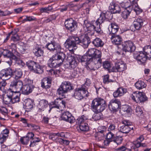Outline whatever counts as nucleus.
Here are the masks:
<instances>
[{
    "label": "nucleus",
    "mask_w": 151,
    "mask_h": 151,
    "mask_svg": "<svg viewBox=\"0 0 151 151\" xmlns=\"http://www.w3.org/2000/svg\"><path fill=\"white\" fill-rule=\"evenodd\" d=\"M147 56L150 60H151V46L148 45L144 47L142 51Z\"/></svg>",
    "instance_id": "38"
},
{
    "label": "nucleus",
    "mask_w": 151,
    "mask_h": 151,
    "mask_svg": "<svg viewBox=\"0 0 151 151\" xmlns=\"http://www.w3.org/2000/svg\"><path fill=\"white\" fill-rule=\"evenodd\" d=\"M18 31V30L17 29V30H15L14 31H12L13 32L11 34H12L13 36L11 38L12 40L14 41H17L19 40V36L17 33Z\"/></svg>",
    "instance_id": "47"
},
{
    "label": "nucleus",
    "mask_w": 151,
    "mask_h": 151,
    "mask_svg": "<svg viewBox=\"0 0 151 151\" xmlns=\"http://www.w3.org/2000/svg\"><path fill=\"white\" fill-rule=\"evenodd\" d=\"M24 102V105L25 108L28 111H30L33 107V102L30 99H28L25 100Z\"/></svg>",
    "instance_id": "36"
},
{
    "label": "nucleus",
    "mask_w": 151,
    "mask_h": 151,
    "mask_svg": "<svg viewBox=\"0 0 151 151\" xmlns=\"http://www.w3.org/2000/svg\"><path fill=\"white\" fill-rule=\"evenodd\" d=\"M74 70L72 72L71 76L73 78L76 77L78 76L79 73V69L77 68L73 69Z\"/></svg>",
    "instance_id": "60"
},
{
    "label": "nucleus",
    "mask_w": 151,
    "mask_h": 151,
    "mask_svg": "<svg viewBox=\"0 0 151 151\" xmlns=\"http://www.w3.org/2000/svg\"><path fill=\"white\" fill-rule=\"evenodd\" d=\"M109 9L111 12L113 14L119 13L121 11L120 6L113 3H111L110 4Z\"/></svg>",
    "instance_id": "23"
},
{
    "label": "nucleus",
    "mask_w": 151,
    "mask_h": 151,
    "mask_svg": "<svg viewBox=\"0 0 151 151\" xmlns=\"http://www.w3.org/2000/svg\"><path fill=\"white\" fill-rule=\"evenodd\" d=\"M51 81L50 79L47 78H44L41 82V87L43 88H48L50 87Z\"/></svg>",
    "instance_id": "29"
},
{
    "label": "nucleus",
    "mask_w": 151,
    "mask_h": 151,
    "mask_svg": "<svg viewBox=\"0 0 151 151\" xmlns=\"http://www.w3.org/2000/svg\"><path fill=\"white\" fill-rule=\"evenodd\" d=\"M117 135V133H114L112 132H109L107 135L106 138L111 140L114 139Z\"/></svg>",
    "instance_id": "54"
},
{
    "label": "nucleus",
    "mask_w": 151,
    "mask_h": 151,
    "mask_svg": "<svg viewBox=\"0 0 151 151\" xmlns=\"http://www.w3.org/2000/svg\"><path fill=\"white\" fill-rule=\"evenodd\" d=\"M90 42L91 41L89 37L86 36L84 37L82 40H80L79 44H80L83 47L85 48L88 47Z\"/></svg>",
    "instance_id": "37"
},
{
    "label": "nucleus",
    "mask_w": 151,
    "mask_h": 151,
    "mask_svg": "<svg viewBox=\"0 0 151 151\" xmlns=\"http://www.w3.org/2000/svg\"><path fill=\"white\" fill-rule=\"evenodd\" d=\"M8 135H4L3 134H0V142L1 143H3L6 139Z\"/></svg>",
    "instance_id": "63"
},
{
    "label": "nucleus",
    "mask_w": 151,
    "mask_h": 151,
    "mask_svg": "<svg viewBox=\"0 0 151 151\" xmlns=\"http://www.w3.org/2000/svg\"><path fill=\"white\" fill-rule=\"evenodd\" d=\"M33 52L37 57H40L43 55V51L39 45H36L33 50Z\"/></svg>",
    "instance_id": "30"
},
{
    "label": "nucleus",
    "mask_w": 151,
    "mask_h": 151,
    "mask_svg": "<svg viewBox=\"0 0 151 151\" xmlns=\"http://www.w3.org/2000/svg\"><path fill=\"white\" fill-rule=\"evenodd\" d=\"M65 24L66 28L71 32L75 31L77 27L76 22L72 18L66 20Z\"/></svg>",
    "instance_id": "12"
},
{
    "label": "nucleus",
    "mask_w": 151,
    "mask_h": 151,
    "mask_svg": "<svg viewBox=\"0 0 151 151\" xmlns=\"http://www.w3.org/2000/svg\"><path fill=\"white\" fill-rule=\"evenodd\" d=\"M139 147H140V142L136 140L133 142L131 148L135 151H138V148Z\"/></svg>",
    "instance_id": "46"
},
{
    "label": "nucleus",
    "mask_w": 151,
    "mask_h": 151,
    "mask_svg": "<svg viewBox=\"0 0 151 151\" xmlns=\"http://www.w3.org/2000/svg\"><path fill=\"white\" fill-rule=\"evenodd\" d=\"M116 137L115 139H114L113 141L115 143L118 145L121 144L122 141V137Z\"/></svg>",
    "instance_id": "56"
},
{
    "label": "nucleus",
    "mask_w": 151,
    "mask_h": 151,
    "mask_svg": "<svg viewBox=\"0 0 151 151\" xmlns=\"http://www.w3.org/2000/svg\"><path fill=\"white\" fill-rule=\"evenodd\" d=\"M134 58L137 61L142 64L145 63L146 60L148 59L147 56L143 51L135 52L133 54Z\"/></svg>",
    "instance_id": "13"
},
{
    "label": "nucleus",
    "mask_w": 151,
    "mask_h": 151,
    "mask_svg": "<svg viewBox=\"0 0 151 151\" xmlns=\"http://www.w3.org/2000/svg\"><path fill=\"white\" fill-rule=\"evenodd\" d=\"M80 42V40L78 37L73 36L67 40L65 45L66 47L70 51H73L77 49V45Z\"/></svg>",
    "instance_id": "6"
},
{
    "label": "nucleus",
    "mask_w": 151,
    "mask_h": 151,
    "mask_svg": "<svg viewBox=\"0 0 151 151\" xmlns=\"http://www.w3.org/2000/svg\"><path fill=\"white\" fill-rule=\"evenodd\" d=\"M86 54L88 58H101V52L93 48L89 49L87 51Z\"/></svg>",
    "instance_id": "15"
},
{
    "label": "nucleus",
    "mask_w": 151,
    "mask_h": 151,
    "mask_svg": "<svg viewBox=\"0 0 151 151\" xmlns=\"http://www.w3.org/2000/svg\"><path fill=\"white\" fill-rule=\"evenodd\" d=\"M0 51L1 55L3 54L4 57L11 58L12 55V53L7 49H1Z\"/></svg>",
    "instance_id": "44"
},
{
    "label": "nucleus",
    "mask_w": 151,
    "mask_h": 151,
    "mask_svg": "<svg viewBox=\"0 0 151 151\" xmlns=\"http://www.w3.org/2000/svg\"><path fill=\"white\" fill-rule=\"evenodd\" d=\"M86 85V83L81 87L75 89L73 96L79 100L83 99L85 97H88L89 96L88 92L87 91L88 87Z\"/></svg>",
    "instance_id": "5"
},
{
    "label": "nucleus",
    "mask_w": 151,
    "mask_h": 151,
    "mask_svg": "<svg viewBox=\"0 0 151 151\" xmlns=\"http://www.w3.org/2000/svg\"><path fill=\"white\" fill-rule=\"evenodd\" d=\"M131 7L137 14H139L142 12V10L139 8L137 1L133 0L131 2Z\"/></svg>",
    "instance_id": "27"
},
{
    "label": "nucleus",
    "mask_w": 151,
    "mask_h": 151,
    "mask_svg": "<svg viewBox=\"0 0 151 151\" xmlns=\"http://www.w3.org/2000/svg\"><path fill=\"white\" fill-rule=\"evenodd\" d=\"M77 63V60L74 58L71 57L70 60L67 64L66 68L70 70L75 69L76 68Z\"/></svg>",
    "instance_id": "22"
},
{
    "label": "nucleus",
    "mask_w": 151,
    "mask_h": 151,
    "mask_svg": "<svg viewBox=\"0 0 151 151\" xmlns=\"http://www.w3.org/2000/svg\"><path fill=\"white\" fill-rule=\"evenodd\" d=\"M126 89L122 88H119L116 91L114 92L113 95L115 98L122 96L126 93Z\"/></svg>",
    "instance_id": "31"
},
{
    "label": "nucleus",
    "mask_w": 151,
    "mask_h": 151,
    "mask_svg": "<svg viewBox=\"0 0 151 151\" xmlns=\"http://www.w3.org/2000/svg\"><path fill=\"white\" fill-rule=\"evenodd\" d=\"M132 100L137 103L143 102L147 100V97L144 93L139 91H135L131 95Z\"/></svg>",
    "instance_id": "8"
},
{
    "label": "nucleus",
    "mask_w": 151,
    "mask_h": 151,
    "mask_svg": "<svg viewBox=\"0 0 151 151\" xmlns=\"http://www.w3.org/2000/svg\"><path fill=\"white\" fill-rule=\"evenodd\" d=\"M33 71L37 74H41L43 72V68L37 63L36 67L35 68Z\"/></svg>",
    "instance_id": "49"
},
{
    "label": "nucleus",
    "mask_w": 151,
    "mask_h": 151,
    "mask_svg": "<svg viewBox=\"0 0 151 151\" xmlns=\"http://www.w3.org/2000/svg\"><path fill=\"white\" fill-rule=\"evenodd\" d=\"M22 81L19 80H14L10 84V88L12 91L14 92L19 93L21 90L23 86Z\"/></svg>",
    "instance_id": "9"
},
{
    "label": "nucleus",
    "mask_w": 151,
    "mask_h": 151,
    "mask_svg": "<svg viewBox=\"0 0 151 151\" xmlns=\"http://www.w3.org/2000/svg\"><path fill=\"white\" fill-rule=\"evenodd\" d=\"M51 104L53 106L50 107L49 111L52 108H54L62 110L65 109V102L59 99H57L54 102H51Z\"/></svg>",
    "instance_id": "16"
},
{
    "label": "nucleus",
    "mask_w": 151,
    "mask_h": 151,
    "mask_svg": "<svg viewBox=\"0 0 151 151\" xmlns=\"http://www.w3.org/2000/svg\"><path fill=\"white\" fill-rule=\"evenodd\" d=\"M143 20L140 19H137L133 22V24L135 28L137 30H139L141 28L143 25Z\"/></svg>",
    "instance_id": "32"
},
{
    "label": "nucleus",
    "mask_w": 151,
    "mask_h": 151,
    "mask_svg": "<svg viewBox=\"0 0 151 151\" xmlns=\"http://www.w3.org/2000/svg\"><path fill=\"white\" fill-rule=\"evenodd\" d=\"M122 124L124 125L120 127L119 131L123 133H128L131 130L133 129V127L132 125L131 122L127 120H124L122 121Z\"/></svg>",
    "instance_id": "10"
},
{
    "label": "nucleus",
    "mask_w": 151,
    "mask_h": 151,
    "mask_svg": "<svg viewBox=\"0 0 151 151\" xmlns=\"http://www.w3.org/2000/svg\"><path fill=\"white\" fill-rule=\"evenodd\" d=\"M111 39L112 43L115 45H120L122 42V38L119 35H112Z\"/></svg>",
    "instance_id": "25"
},
{
    "label": "nucleus",
    "mask_w": 151,
    "mask_h": 151,
    "mask_svg": "<svg viewBox=\"0 0 151 151\" xmlns=\"http://www.w3.org/2000/svg\"><path fill=\"white\" fill-rule=\"evenodd\" d=\"M48 105V102L45 100H41L38 105V107L39 110L44 111Z\"/></svg>",
    "instance_id": "34"
},
{
    "label": "nucleus",
    "mask_w": 151,
    "mask_h": 151,
    "mask_svg": "<svg viewBox=\"0 0 151 151\" xmlns=\"http://www.w3.org/2000/svg\"><path fill=\"white\" fill-rule=\"evenodd\" d=\"M136 88L139 90L145 88L146 86V84L142 81H138L135 84Z\"/></svg>",
    "instance_id": "42"
},
{
    "label": "nucleus",
    "mask_w": 151,
    "mask_h": 151,
    "mask_svg": "<svg viewBox=\"0 0 151 151\" xmlns=\"http://www.w3.org/2000/svg\"><path fill=\"white\" fill-rule=\"evenodd\" d=\"M93 44L96 47H101L104 45V42L99 38H97L92 42Z\"/></svg>",
    "instance_id": "43"
},
{
    "label": "nucleus",
    "mask_w": 151,
    "mask_h": 151,
    "mask_svg": "<svg viewBox=\"0 0 151 151\" xmlns=\"http://www.w3.org/2000/svg\"><path fill=\"white\" fill-rule=\"evenodd\" d=\"M108 130L109 131L112 132L114 133H117V130L115 125L114 124H111L109 125Z\"/></svg>",
    "instance_id": "53"
},
{
    "label": "nucleus",
    "mask_w": 151,
    "mask_h": 151,
    "mask_svg": "<svg viewBox=\"0 0 151 151\" xmlns=\"http://www.w3.org/2000/svg\"><path fill=\"white\" fill-rule=\"evenodd\" d=\"M106 129V128L105 126H99L98 128V132L99 134H104Z\"/></svg>",
    "instance_id": "55"
},
{
    "label": "nucleus",
    "mask_w": 151,
    "mask_h": 151,
    "mask_svg": "<svg viewBox=\"0 0 151 151\" xmlns=\"http://www.w3.org/2000/svg\"><path fill=\"white\" fill-rule=\"evenodd\" d=\"M121 102L119 100L116 99H113L109 102L108 107L111 111L116 112L118 110Z\"/></svg>",
    "instance_id": "14"
},
{
    "label": "nucleus",
    "mask_w": 151,
    "mask_h": 151,
    "mask_svg": "<svg viewBox=\"0 0 151 151\" xmlns=\"http://www.w3.org/2000/svg\"><path fill=\"white\" fill-rule=\"evenodd\" d=\"M106 106L105 101L100 98L94 99L91 104V109L95 113L103 111L105 109Z\"/></svg>",
    "instance_id": "3"
},
{
    "label": "nucleus",
    "mask_w": 151,
    "mask_h": 151,
    "mask_svg": "<svg viewBox=\"0 0 151 151\" xmlns=\"http://www.w3.org/2000/svg\"><path fill=\"white\" fill-rule=\"evenodd\" d=\"M135 110L136 115L139 116H141L143 113L141 108L139 106H137Z\"/></svg>",
    "instance_id": "61"
},
{
    "label": "nucleus",
    "mask_w": 151,
    "mask_h": 151,
    "mask_svg": "<svg viewBox=\"0 0 151 151\" xmlns=\"http://www.w3.org/2000/svg\"><path fill=\"white\" fill-rule=\"evenodd\" d=\"M29 139H30L26 136L21 138L20 141L22 144L27 145L29 142Z\"/></svg>",
    "instance_id": "58"
},
{
    "label": "nucleus",
    "mask_w": 151,
    "mask_h": 151,
    "mask_svg": "<svg viewBox=\"0 0 151 151\" xmlns=\"http://www.w3.org/2000/svg\"><path fill=\"white\" fill-rule=\"evenodd\" d=\"M67 92L60 86V87L57 89V94L60 97H64L65 94Z\"/></svg>",
    "instance_id": "48"
},
{
    "label": "nucleus",
    "mask_w": 151,
    "mask_h": 151,
    "mask_svg": "<svg viewBox=\"0 0 151 151\" xmlns=\"http://www.w3.org/2000/svg\"><path fill=\"white\" fill-rule=\"evenodd\" d=\"M60 86L67 92L70 90L73 89L70 82L64 81L62 83Z\"/></svg>",
    "instance_id": "35"
},
{
    "label": "nucleus",
    "mask_w": 151,
    "mask_h": 151,
    "mask_svg": "<svg viewBox=\"0 0 151 151\" xmlns=\"http://www.w3.org/2000/svg\"><path fill=\"white\" fill-rule=\"evenodd\" d=\"M37 63L33 61H29L27 62L26 65L29 69L33 71Z\"/></svg>",
    "instance_id": "41"
},
{
    "label": "nucleus",
    "mask_w": 151,
    "mask_h": 151,
    "mask_svg": "<svg viewBox=\"0 0 151 151\" xmlns=\"http://www.w3.org/2000/svg\"><path fill=\"white\" fill-rule=\"evenodd\" d=\"M34 86L31 84H26L22 86L21 91L22 93L25 95H28L32 91Z\"/></svg>",
    "instance_id": "21"
},
{
    "label": "nucleus",
    "mask_w": 151,
    "mask_h": 151,
    "mask_svg": "<svg viewBox=\"0 0 151 151\" xmlns=\"http://www.w3.org/2000/svg\"><path fill=\"white\" fill-rule=\"evenodd\" d=\"M12 73V70L11 69L2 70L0 72V78L4 81L8 80L11 78Z\"/></svg>",
    "instance_id": "18"
},
{
    "label": "nucleus",
    "mask_w": 151,
    "mask_h": 151,
    "mask_svg": "<svg viewBox=\"0 0 151 151\" xmlns=\"http://www.w3.org/2000/svg\"><path fill=\"white\" fill-rule=\"evenodd\" d=\"M93 116V119L95 121L99 120L103 118V115L102 113L99 112L96 113Z\"/></svg>",
    "instance_id": "52"
},
{
    "label": "nucleus",
    "mask_w": 151,
    "mask_h": 151,
    "mask_svg": "<svg viewBox=\"0 0 151 151\" xmlns=\"http://www.w3.org/2000/svg\"><path fill=\"white\" fill-rule=\"evenodd\" d=\"M61 118L63 120L70 123H73L75 122L74 117L68 111H65L63 113L61 116Z\"/></svg>",
    "instance_id": "19"
},
{
    "label": "nucleus",
    "mask_w": 151,
    "mask_h": 151,
    "mask_svg": "<svg viewBox=\"0 0 151 151\" xmlns=\"http://www.w3.org/2000/svg\"><path fill=\"white\" fill-rule=\"evenodd\" d=\"M22 72L21 69H16L13 74L15 79L14 80H19L22 77Z\"/></svg>",
    "instance_id": "40"
},
{
    "label": "nucleus",
    "mask_w": 151,
    "mask_h": 151,
    "mask_svg": "<svg viewBox=\"0 0 151 151\" xmlns=\"http://www.w3.org/2000/svg\"><path fill=\"white\" fill-rule=\"evenodd\" d=\"M64 133L63 132H57L56 133H51L49 135V138L53 140H58L59 137H65Z\"/></svg>",
    "instance_id": "26"
},
{
    "label": "nucleus",
    "mask_w": 151,
    "mask_h": 151,
    "mask_svg": "<svg viewBox=\"0 0 151 151\" xmlns=\"http://www.w3.org/2000/svg\"><path fill=\"white\" fill-rule=\"evenodd\" d=\"M131 2L129 0L126 2H123L121 3V6L123 8H125L126 9L131 7Z\"/></svg>",
    "instance_id": "51"
},
{
    "label": "nucleus",
    "mask_w": 151,
    "mask_h": 151,
    "mask_svg": "<svg viewBox=\"0 0 151 151\" xmlns=\"http://www.w3.org/2000/svg\"><path fill=\"white\" fill-rule=\"evenodd\" d=\"M65 58V54L62 52L53 55L49 60L50 66L52 68L59 67L62 64Z\"/></svg>",
    "instance_id": "4"
},
{
    "label": "nucleus",
    "mask_w": 151,
    "mask_h": 151,
    "mask_svg": "<svg viewBox=\"0 0 151 151\" xmlns=\"http://www.w3.org/2000/svg\"><path fill=\"white\" fill-rule=\"evenodd\" d=\"M109 14L111 15V13L108 11L106 12L105 13H102L100 15V17L97 20V21L101 24L104 22V21L106 19L108 18L109 17L108 15Z\"/></svg>",
    "instance_id": "33"
},
{
    "label": "nucleus",
    "mask_w": 151,
    "mask_h": 151,
    "mask_svg": "<svg viewBox=\"0 0 151 151\" xmlns=\"http://www.w3.org/2000/svg\"><path fill=\"white\" fill-rule=\"evenodd\" d=\"M81 60L82 63L86 62L87 68L92 70L94 71L101 66L102 60L101 58H92L84 55L81 57Z\"/></svg>",
    "instance_id": "1"
},
{
    "label": "nucleus",
    "mask_w": 151,
    "mask_h": 151,
    "mask_svg": "<svg viewBox=\"0 0 151 151\" xmlns=\"http://www.w3.org/2000/svg\"><path fill=\"white\" fill-rule=\"evenodd\" d=\"M12 91L11 89L7 90L6 94L3 96V101L5 104H8L11 103L12 97L13 95Z\"/></svg>",
    "instance_id": "20"
},
{
    "label": "nucleus",
    "mask_w": 151,
    "mask_h": 151,
    "mask_svg": "<svg viewBox=\"0 0 151 151\" xmlns=\"http://www.w3.org/2000/svg\"><path fill=\"white\" fill-rule=\"evenodd\" d=\"M13 95H12L11 103L14 104L19 102L20 101L19 96L20 95L19 93L14 92L12 91Z\"/></svg>",
    "instance_id": "39"
},
{
    "label": "nucleus",
    "mask_w": 151,
    "mask_h": 151,
    "mask_svg": "<svg viewBox=\"0 0 151 151\" xmlns=\"http://www.w3.org/2000/svg\"><path fill=\"white\" fill-rule=\"evenodd\" d=\"M58 142L60 144H63L64 145H67L69 143V141L67 140H64L62 138L58 139Z\"/></svg>",
    "instance_id": "59"
},
{
    "label": "nucleus",
    "mask_w": 151,
    "mask_h": 151,
    "mask_svg": "<svg viewBox=\"0 0 151 151\" xmlns=\"http://www.w3.org/2000/svg\"><path fill=\"white\" fill-rule=\"evenodd\" d=\"M115 68L117 71L121 72L126 69V65L122 62H118L116 63Z\"/></svg>",
    "instance_id": "28"
},
{
    "label": "nucleus",
    "mask_w": 151,
    "mask_h": 151,
    "mask_svg": "<svg viewBox=\"0 0 151 151\" xmlns=\"http://www.w3.org/2000/svg\"><path fill=\"white\" fill-rule=\"evenodd\" d=\"M46 47L49 50L55 52L56 53H61V48L60 45L55 42L48 43L46 45Z\"/></svg>",
    "instance_id": "11"
},
{
    "label": "nucleus",
    "mask_w": 151,
    "mask_h": 151,
    "mask_svg": "<svg viewBox=\"0 0 151 151\" xmlns=\"http://www.w3.org/2000/svg\"><path fill=\"white\" fill-rule=\"evenodd\" d=\"M100 24H101L97 21L92 24L88 20H86L84 22L83 27L84 30L87 32V34L88 35H89L88 34L90 32H91V35H92L93 34L94 32L95 31L98 33L100 32L101 30Z\"/></svg>",
    "instance_id": "2"
},
{
    "label": "nucleus",
    "mask_w": 151,
    "mask_h": 151,
    "mask_svg": "<svg viewBox=\"0 0 151 151\" xmlns=\"http://www.w3.org/2000/svg\"><path fill=\"white\" fill-rule=\"evenodd\" d=\"M119 28V26L116 23H111L109 25L108 28L110 34H111L112 35L115 34L117 32Z\"/></svg>",
    "instance_id": "24"
},
{
    "label": "nucleus",
    "mask_w": 151,
    "mask_h": 151,
    "mask_svg": "<svg viewBox=\"0 0 151 151\" xmlns=\"http://www.w3.org/2000/svg\"><path fill=\"white\" fill-rule=\"evenodd\" d=\"M101 135H100V134H99L97 133L95 135V137L96 139L98 141H100L103 139V136L104 134H101Z\"/></svg>",
    "instance_id": "62"
},
{
    "label": "nucleus",
    "mask_w": 151,
    "mask_h": 151,
    "mask_svg": "<svg viewBox=\"0 0 151 151\" xmlns=\"http://www.w3.org/2000/svg\"><path fill=\"white\" fill-rule=\"evenodd\" d=\"M17 64L19 65L21 67H22L25 65V63L23 61L19 58L16 62Z\"/></svg>",
    "instance_id": "64"
},
{
    "label": "nucleus",
    "mask_w": 151,
    "mask_h": 151,
    "mask_svg": "<svg viewBox=\"0 0 151 151\" xmlns=\"http://www.w3.org/2000/svg\"><path fill=\"white\" fill-rule=\"evenodd\" d=\"M87 118L84 115H83L78 118L76 121V123L78 125L77 128L78 130L83 132L88 131L89 129V127L87 123L85 122Z\"/></svg>",
    "instance_id": "7"
},
{
    "label": "nucleus",
    "mask_w": 151,
    "mask_h": 151,
    "mask_svg": "<svg viewBox=\"0 0 151 151\" xmlns=\"http://www.w3.org/2000/svg\"><path fill=\"white\" fill-rule=\"evenodd\" d=\"M123 50L125 52H132L136 49L135 46L132 42L127 41L124 42L122 45Z\"/></svg>",
    "instance_id": "17"
},
{
    "label": "nucleus",
    "mask_w": 151,
    "mask_h": 151,
    "mask_svg": "<svg viewBox=\"0 0 151 151\" xmlns=\"http://www.w3.org/2000/svg\"><path fill=\"white\" fill-rule=\"evenodd\" d=\"M132 9L129 8L124 9V10L122 12V16L124 19L127 18L129 15Z\"/></svg>",
    "instance_id": "45"
},
{
    "label": "nucleus",
    "mask_w": 151,
    "mask_h": 151,
    "mask_svg": "<svg viewBox=\"0 0 151 151\" xmlns=\"http://www.w3.org/2000/svg\"><path fill=\"white\" fill-rule=\"evenodd\" d=\"M122 110L127 113H129L131 111V109L130 107L128 105H124L122 108Z\"/></svg>",
    "instance_id": "57"
},
{
    "label": "nucleus",
    "mask_w": 151,
    "mask_h": 151,
    "mask_svg": "<svg viewBox=\"0 0 151 151\" xmlns=\"http://www.w3.org/2000/svg\"><path fill=\"white\" fill-rule=\"evenodd\" d=\"M6 83L5 81L3 80L0 82V90L3 92H6L7 88L6 87Z\"/></svg>",
    "instance_id": "50"
}]
</instances>
